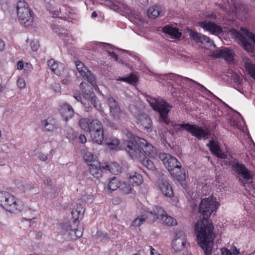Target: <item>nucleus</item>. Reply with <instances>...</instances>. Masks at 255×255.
<instances>
[{
  "label": "nucleus",
  "mask_w": 255,
  "mask_h": 255,
  "mask_svg": "<svg viewBox=\"0 0 255 255\" xmlns=\"http://www.w3.org/2000/svg\"><path fill=\"white\" fill-rule=\"evenodd\" d=\"M218 207V203L216 198L213 197L202 199L199 206V212L203 219L197 222L195 230L197 240L206 255H212L213 241L215 237L214 227L208 219Z\"/></svg>",
  "instance_id": "f257e3e1"
},
{
  "label": "nucleus",
  "mask_w": 255,
  "mask_h": 255,
  "mask_svg": "<svg viewBox=\"0 0 255 255\" xmlns=\"http://www.w3.org/2000/svg\"><path fill=\"white\" fill-rule=\"evenodd\" d=\"M128 142L126 147V150L132 158L141 159L145 156L150 158H155L157 156V151L153 145L149 143L143 138H136Z\"/></svg>",
  "instance_id": "f03ea898"
},
{
  "label": "nucleus",
  "mask_w": 255,
  "mask_h": 255,
  "mask_svg": "<svg viewBox=\"0 0 255 255\" xmlns=\"http://www.w3.org/2000/svg\"><path fill=\"white\" fill-rule=\"evenodd\" d=\"M85 208L81 204H77V207L72 210L71 214L74 221L73 225L65 224L63 225V229L65 231V235L67 236V239L70 240H75L81 237L83 234L81 230L77 229L80 222L79 219H82L84 217Z\"/></svg>",
  "instance_id": "7ed1b4c3"
},
{
  "label": "nucleus",
  "mask_w": 255,
  "mask_h": 255,
  "mask_svg": "<svg viewBox=\"0 0 255 255\" xmlns=\"http://www.w3.org/2000/svg\"><path fill=\"white\" fill-rule=\"evenodd\" d=\"M171 126L173 128V133L185 130L190 133L192 136H195L198 139H208L210 134L209 131L196 124L191 125L189 123L172 124Z\"/></svg>",
  "instance_id": "20e7f679"
},
{
  "label": "nucleus",
  "mask_w": 255,
  "mask_h": 255,
  "mask_svg": "<svg viewBox=\"0 0 255 255\" xmlns=\"http://www.w3.org/2000/svg\"><path fill=\"white\" fill-rule=\"evenodd\" d=\"M146 100L153 109L159 113L162 122L166 125H169L170 121L168 119V114L171 110L172 106L162 99H156L149 96L146 97Z\"/></svg>",
  "instance_id": "39448f33"
},
{
  "label": "nucleus",
  "mask_w": 255,
  "mask_h": 255,
  "mask_svg": "<svg viewBox=\"0 0 255 255\" xmlns=\"http://www.w3.org/2000/svg\"><path fill=\"white\" fill-rule=\"evenodd\" d=\"M241 30L242 32L234 29L233 35L238 42L242 45L246 51L252 52L254 47L249 40L255 45V35L245 28L242 27Z\"/></svg>",
  "instance_id": "423d86ee"
},
{
  "label": "nucleus",
  "mask_w": 255,
  "mask_h": 255,
  "mask_svg": "<svg viewBox=\"0 0 255 255\" xmlns=\"http://www.w3.org/2000/svg\"><path fill=\"white\" fill-rule=\"evenodd\" d=\"M18 20L25 27L32 26L33 16L27 3L23 0H19L16 6Z\"/></svg>",
  "instance_id": "0eeeda50"
},
{
  "label": "nucleus",
  "mask_w": 255,
  "mask_h": 255,
  "mask_svg": "<svg viewBox=\"0 0 255 255\" xmlns=\"http://www.w3.org/2000/svg\"><path fill=\"white\" fill-rule=\"evenodd\" d=\"M104 4L111 9L126 17H130V16H133L134 17H136L138 16L137 13L131 9V8L123 1H117V3H115L110 0H106L104 1Z\"/></svg>",
  "instance_id": "6e6552de"
},
{
  "label": "nucleus",
  "mask_w": 255,
  "mask_h": 255,
  "mask_svg": "<svg viewBox=\"0 0 255 255\" xmlns=\"http://www.w3.org/2000/svg\"><path fill=\"white\" fill-rule=\"evenodd\" d=\"M149 215L154 222L160 218L161 221L168 226H175L177 224V221L173 217L168 216L160 207L155 206L153 208V213H150Z\"/></svg>",
  "instance_id": "1a4fd4ad"
},
{
  "label": "nucleus",
  "mask_w": 255,
  "mask_h": 255,
  "mask_svg": "<svg viewBox=\"0 0 255 255\" xmlns=\"http://www.w3.org/2000/svg\"><path fill=\"white\" fill-rule=\"evenodd\" d=\"M2 207L9 212L16 213L23 209V204L9 193Z\"/></svg>",
  "instance_id": "9d476101"
},
{
  "label": "nucleus",
  "mask_w": 255,
  "mask_h": 255,
  "mask_svg": "<svg viewBox=\"0 0 255 255\" xmlns=\"http://www.w3.org/2000/svg\"><path fill=\"white\" fill-rule=\"evenodd\" d=\"M79 125L82 129L90 133L103 128L101 122L97 119L82 118L79 121Z\"/></svg>",
  "instance_id": "9b49d317"
},
{
  "label": "nucleus",
  "mask_w": 255,
  "mask_h": 255,
  "mask_svg": "<svg viewBox=\"0 0 255 255\" xmlns=\"http://www.w3.org/2000/svg\"><path fill=\"white\" fill-rule=\"evenodd\" d=\"M75 65L80 76L85 80H87L92 86L95 87L96 86L95 76L84 64L79 61H77L75 62Z\"/></svg>",
  "instance_id": "f8f14e48"
},
{
  "label": "nucleus",
  "mask_w": 255,
  "mask_h": 255,
  "mask_svg": "<svg viewBox=\"0 0 255 255\" xmlns=\"http://www.w3.org/2000/svg\"><path fill=\"white\" fill-rule=\"evenodd\" d=\"M80 88L84 93L85 98L89 100L95 108L100 110L101 106L98 104L97 98L92 89L85 82H82L80 84Z\"/></svg>",
  "instance_id": "ddd939ff"
},
{
  "label": "nucleus",
  "mask_w": 255,
  "mask_h": 255,
  "mask_svg": "<svg viewBox=\"0 0 255 255\" xmlns=\"http://www.w3.org/2000/svg\"><path fill=\"white\" fill-rule=\"evenodd\" d=\"M107 104L110 108V113L115 120H120L124 112L121 109L118 102L112 96H109L107 99Z\"/></svg>",
  "instance_id": "4468645a"
},
{
  "label": "nucleus",
  "mask_w": 255,
  "mask_h": 255,
  "mask_svg": "<svg viewBox=\"0 0 255 255\" xmlns=\"http://www.w3.org/2000/svg\"><path fill=\"white\" fill-rule=\"evenodd\" d=\"M232 167L236 173L240 175L244 180L249 181L253 179V172L250 171L244 164L236 162L233 165Z\"/></svg>",
  "instance_id": "2eb2a0df"
},
{
  "label": "nucleus",
  "mask_w": 255,
  "mask_h": 255,
  "mask_svg": "<svg viewBox=\"0 0 255 255\" xmlns=\"http://www.w3.org/2000/svg\"><path fill=\"white\" fill-rule=\"evenodd\" d=\"M163 76V77H166V81H176V80H177L178 79H179L180 78H181V79H183L184 80L194 83L196 85L199 86L202 89H203L205 91H206L207 93H208L209 94H210L215 99H217V100H218L223 102L221 101V99H220L219 98H218L217 96H216L215 95H214L211 91L208 90L203 85L200 84L198 82H196L195 81H194V80H193L192 79H190L189 78H187V77H183V76H181L176 75V74H175L174 73H170L169 74H165L164 75V76Z\"/></svg>",
  "instance_id": "dca6fc26"
},
{
  "label": "nucleus",
  "mask_w": 255,
  "mask_h": 255,
  "mask_svg": "<svg viewBox=\"0 0 255 255\" xmlns=\"http://www.w3.org/2000/svg\"><path fill=\"white\" fill-rule=\"evenodd\" d=\"M187 243V240L184 232L179 231L176 234L172 243V248L175 252L183 250Z\"/></svg>",
  "instance_id": "f3484780"
},
{
  "label": "nucleus",
  "mask_w": 255,
  "mask_h": 255,
  "mask_svg": "<svg viewBox=\"0 0 255 255\" xmlns=\"http://www.w3.org/2000/svg\"><path fill=\"white\" fill-rule=\"evenodd\" d=\"M159 158L162 159L163 163L169 171L173 168L179 166L181 163L177 159L170 154L163 153L159 155Z\"/></svg>",
  "instance_id": "a211bd4d"
},
{
  "label": "nucleus",
  "mask_w": 255,
  "mask_h": 255,
  "mask_svg": "<svg viewBox=\"0 0 255 255\" xmlns=\"http://www.w3.org/2000/svg\"><path fill=\"white\" fill-rule=\"evenodd\" d=\"M137 124L141 126L143 129L147 131L151 130L152 122L148 116L144 113H139L136 115Z\"/></svg>",
  "instance_id": "6ab92c4d"
},
{
  "label": "nucleus",
  "mask_w": 255,
  "mask_h": 255,
  "mask_svg": "<svg viewBox=\"0 0 255 255\" xmlns=\"http://www.w3.org/2000/svg\"><path fill=\"white\" fill-rule=\"evenodd\" d=\"M211 56L214 58H221L228 61H232L233 59V53L228 48L218 49L212 52Z\"/></svg>",
  "instance_id": "aec40b11"
},
{
  "label": "nucleus",
  "mask_w": 255,
  "mask_h": 255,
  "mask_svg": "<svg viewBox=\"0 0 255 255\" xmlns=\"http://www.w3.org/2000/svg\"><path fill=\"white\" fill-rule=\"evenodd\" d=\"M189 36L192 40L194 41L197 43H208L210 45L214 44L213 41L209 37L193 30H191L189 32Z\"/></svg>",
  "instance_id": "412c9836"
},
{
  "label": "nucleus",
  "mask_w": 255,
  "mask_h": 255,
  "mask_svg": "<svg viewBox=\"0 0 255 255\" xmlns=\"http://www.w3.org/2000/svg\"><path fill=\"white\" fill-rule=\"evenodd\" d=\"M157 183L160 190L165 196L171 197L173 195L171 186L163 177L158 179Z\"/></svg>",
  "instance_id": "4be33fe9"
},
{
  "label": "nucleus",
  "mask_w": 255,
  "mask_h": 255,
  "mask_svg": "<svg viewBox=\"0 0 255 255\" xmlns=\"http://www.w3.org/2000/svg\"><path fill=\"white\" fill-rule=\"evenodd\" d=\"M206 145L209 147L212 154L216 155L217 157L222 159H225L226 158L227 154L221 150L217 141L213 140H210L209 142L207 143Z\"/></svg>",
  "instance_id": "5701e85b"
},
{
  "label": "nucleus",
  "mask_w": 255,
  "mask_h": 255,
  "mask_svg": "<svg viewBox=\"0 0 255 255\" xmlns=\"http://www.w3.org/2000/svg\"><path fill=\"white\" fill-rule=\"evenodd\" d=\"M41 125L46 131H54L58 128L57 121L52 117H49L41 121Z\"/></svg>",
  "instance_id": "b1692460"
},
{
  "label": "nucleus",
  "mask_w": 255,
  "mask_h": 255,
  "mask_svg": "<svg viewBox=\"0 0 255 255\" xmlns=\"http://www.w3.org/2000/svg\"><path fill=\"white\" fill-rule=\"evenodd\" d=\"M60 112L65 121L72 118L74 114L72 107L68 103H64L60 105Z\"/></svg>",
  "instance_id": "393cba45"
},
{
  "label": "nucleus",
  "mask_w": 255,
  "mask_h": 255,
  "mask_svg": "<svg viewBox=\"0 0 255 255\" xmlns=\"http://www.w3.org/2000/svg\"><path fill=\"white\" fill-rule=\"evenodd\" d=\"M54 30L55 32L62 37V39L67 44L72 43V42L74 40L73 36L68 33L67 30L62 27H59L58 25H55Z\"/></svg>",
  "instance_id": "a878e982"
},
{
  "label": "nucleus",
  "mask_w": 255,
  "mask_h": 255,
  "mask_svg": "<svg viewBox=\"0 0 255 255\" xmlns=\"http://www.w3.org/2000/svg\"><path fill=\"white\" fill-rule=\"evenodd\" d=\"M199 25L213 34H219L222 32L221 27L213 22L206 21H202L199 23Z\"/></svg>",
  "instance_id": "bb28decb"
},
{
  "label": "nucleus",
  "mask_w": 255,
  "mask_h": 255,
  "mask_svg": "<svg viewBox=\"0 0 255 255\" xmlns=\"http://www.w3.org/2000/svg\"><path fill=\"white\" fill-rule=\"evenodd\" d=\"M47 64L52 71L57 75H60L65 68V66L62 63L56 62L53 59L48 60Z\"/></svg>",
  "instance_id": "cd10ccee"
},
{
  "label": "nucleus",
  "mask_w": 255,
  "mask_h": 255,
  "mask_svg": "<svg viewBox=\"0 0 255 255\" xmlns=\"http://www.w3.org/2000/svg\"><path fill=\"white\" fill-rule=\"evenodd\" d=\"M102 165L99 162L89 164V170L90 173L95 178L99 179L102 176Z\"/></svg>",
  "instance_id": "c85d7f7f"
},
{
  "label": "nucleus",
  "mask_w": 255,
  "mask_h": 255,
  "mask_svg": "<svg viewBox=\"0 0 255 255\" xmlns=\"http://www.w3.org/2000/svg\"><path fill=\"white\" fill-rule=\"evenodd\" d=\"M150 213H153V209L152 211H147L145 214L137 217L132 222L131 226L139 227L146 220H148L150 222H153L149 215Z\"/></svg>",
  "instance_id": "c756f323"
},
{
  "label": "nucleus",
  "mask_w": 255,
  "mask_h": 255,
  "mask_svg": "<svg viewBox=\"0 0 255 255\" xmlns=\"http://www.w3.org/2000/svg\"><path fill=\"white\" fill-rule=\"evenodd\" d=\"M173 177L178 181H183L185 179L184 170L181 169V165L169 171Z\"/></svg>",
  "instance_id": "7c9ffc66"
},
{
  "label": "nucleus",
  "mask_w": 255,
  "mask_h": 255,
  "mask_svg": "<svg viewBox=\"0 0 255 255\" xmlns=\"http://www.w3.org/2000/svg\"><path fill=\"white\" fill-rule=\"evenodd\" d=\"M102 168L106 171H109L114 174H117L121 173L122 168L118 164L115 162L111 163V164H107L104 163L102 165Z\"/></svg>",
  "instance_id": "2f4dec72"
},
{
  "label": "nucleus",
  "mask_w": 255,
  "mask_h": 255,
  "mask_svg": "<svg viewBox=\"0 0 255 255\" xmlns=\"http://www.w3.org/2000/svg\"><path fill=\"white\" fill-rule=\"evenodd\" d=\"M162 31L164 33L169 35L172 38H179L182 34L177 28L172 27L169 25L164 26L162 28Z\"/></svg>",
  "instance_id": "473e14b6"
},
{
  "label": "nucleus",
  "mask_w": 255,
  "mask_h": 255,
  "mask_svg": "<svg viewBox=\"0 0 255 255\" xmlns=\"http://www.w3.org/2000/svg\"><path fill=\"white\" fill-rule=\"evenodd\" d=\"M104 135L103 127L91 133V137L93 141L98 144H102L104 140Z\"/></svg>",
  "instance_id": "72a5a7b5"
},
{
  "label": "nucleus",
  "mask_w": 255,
  "mask_h": 255,
  "mask_svg": "<svg viewBox=\"0 0 255 255\" xmlns=\"http://www.w3.org/2000/svg\"><path fill=\"white\" fill-rule=\"evenodd\" d=\"M243 62L247 71L251 76L255 80V64L247 58L243 59Z\"/></svg>",
  "instance_id": "f704fd0d"
},
{
  "label": "nucleus",
  "mask_w": 255,
  "mask_h": 255,
  "mask_svg": "<svg viewBox=\"0 0 255 255\" xmlns=\"http://www.w3.org/2000/svg\"><path fill=\"white\" fill-rule=\"evenodd\" d=\"M162 9L160 6L155 5L149 8L147 11L148 16L152 19L157 17L161 13Z\"/></svg>",
  "instance_id": "c9c22d12"
},
{
  "label": "nucleus",
  "mask_w": 255,
  "mask_h": 255,
  "mask_svg": "<svg viewBox=\"0 0 255 255\" xmlns=\"http://www.w3.org/2000/svg\"><path fill=\"white\" fill-rule=\"evenodd\" d=\"M142 176L137 172L131 173L129 176V182L133 186H138L143 182Z\"/></svg>",
  "instance_id": "e433bc0d"
},
{
  "label": "nucleus",
  "mask_w": 255,
  "mask_h": 255,
  "mask_svg": "<svg viewBox=\"0 0 255 255\" xmlns=\"http://www.w3.org/2000/svg\"><path fill=\"white\" fill-rule=\"evenodd\" d=\"M220 6L221 9L228 13H236L238 11L237 6L234 3H232L231 4H230L228 2L227 4H220Z\"/></svg>",
  "instance_id": "4c0bfd02"
},
{
  "label": "nucleus",
  "mask_w": 255,
  "mask_h": 255,
  "mask_svg": "<svg viewBox=\"0 0 255 255\" xmlns=\"http://www.w3.org/2000/svg\"><path fill=\"white\" fill-rule=\"evenodd\" d=\"M120 180L116 177H113L110 179L109 183L108 185V188L109 190L115 191L119 188Z\"/></svg>",
  "instance_id": "58836bf2"
},
{
  "label": "nucleus",
  "mask_w": 255,
  "mask_h": 255,
  "mask_svg": "<svg viewBox=\"0 0 255 255\" xmlns=\"http://www.w3.org/2000/svg\"><path fill=\"white\" fill-rule=\"evenodd\" d=\"M84 160L87 163H95L98 161L96 160L97 157L91 152H86L84 155Z\"/></svg>",
  "instance_id": "ea45409f"
},
{
  "label": "nucleus",
  "mask_w": 255,
  "mask_h": 255,
  "mask_svg": "<svg viewBox=\"0 0 255 255\" xmlns=\"http://www.w3.org/2000/svg\"><path fill=\"white\" fill-rule=\"evenodd\" d=\"M119 189L123 193L128 194L130 193L132 188L129 183L126 182H121Z\"/></svg>",
  "instance_id": "a19ab883"
},
{
  "label": "nucleus",
  "mask_w": 255,
  "mask_h": 255,
  "mask_svg": "<svg viewBox=\"0 0 255 255\" xmlns=\"http://www.w3.org/2000/svg\"><path fill=\"white\" fill-rule=\"evenodd\" d=\"M106 143L111 149H116L120 144V141L118 138H114L107 140Z\"/></svg>",
  "instance_id": "79ce46f5"
},
{
  "label": "nucleus",
  "mask_w": 255,
  "mask_h": 255,
  "mask_svg": "<svg viewBox=\"0 0 255 255\" xmlns=\"http://www.w3.org/2000/svg\"><path fill=\"white\" fill-rule=\"evenodd\" d=\"M104 48L108 52L109 56L114 59L115 61H118V56L116 53L113 51L114 48L109 44H105Z\"/></svg>",
  "instance_id": "37998d69"
},
{
  "label": "nucleus",
  "mask_w": 255,
  "mask_h": 255,
  "mask_svg": "<svg viewBox=\"0 0 255 255\" xmlns=\"http://www.w3.org/2000/svg\"><path fill=\"white\" fill-rule=\"evenodd\" d=\"M141 163L142 164L149 170H154L155 166L153 162L146 157H144L142 158Z\"/></svg>",
  "instance_id": "c03bdc74"
},
{
  "label": "nucleus",
  "mask_w": 255,
  "mask_h": 255,
  "mask_svg": "<svg viewBox=\"0 0 255 255\" xmlns=\"http://www.w3.org/2000/svg\"><path fill=\"white\" fill-rule=\"evenodd\" d=\"M120 80L134 85L137 82L138 78L136 75L131 74L127 77L120 79Z\"/></svg>",
  "instance_id": "a18cd8bd"
},
{
  "label": "nucleus",
  "mask_w": 255,
  "mask_h": 255,
  "mask_svg": "<svg viewBox=\"0 0 255 255\" xmlns=\"http://www.w3.org/2000/svg\"><path fill=\"white\" fill-rule=\"evenodd\" d=\"M126 134V136L128 138V140L125 142V145L126 146L125 148L127 146L128 142L134 140H136V138H140V137H138L137 136H135L134 135L132 134V133L130 131L128 130H127Z\"/></svg>",
  "instance_id": "49530a36"
},
{
  "label": "nucleus",
  "mask_w": 255,
  "mask_h": 255,
  "mask_svg": "<svg viewBox=\"0 0 255 255\" xmlns=\"http://www.w3.org/2000/svg\"><path fill=\"white\" fill-rule=\"evenodd\" d=\"M9 193L6 191H0V205L2 207L7 199Z\"/></svg>",
  "instance_id": "de8ad7c7"
},
{
  "label": "nucleus",
  "mask_w": 255,
  "mask_h": 255,
  "mask_svg": "<svg viewBox=\"0 0 255 255\" xmlns=\"http://www.w3.org/2000/svg\"><path fill=\"white\" fill-rule=\"evenodd\" d=\"M66 12L65 14L69 17L74 19L75 17V13L74 10L70 7L67 5L64 6Z\"/></svg>",
  "instance_id": "09e8293b"
},
{
  "label": "nucleus",
  "mask_w": 255,
  "mask_h": 255,
  "mask_svg": "<svg viewBox=\"0 0 255 255\" xmlns=\"http://www.w3.org/2000/svg\"><path fill=\"white\" fill-rule=\"evenodd\" d=\"M17 85L19 89H24L26 85L24 79L21 78L18 79L17 81Z\"/></svg>",
  "instance_id": "8fccbe9b"
},
{
  "label": "nucleus",
  "mask_w": 255,
  "mask_h": 255,
  "mask_svg": "<svg viewBox=\"0 0 255 255\" xmlns=\"http://www.w3.org/2000/svg\"><path fill=\"white\" fill-rule=\"evenodd\" d=\"M30 46L33 51H36L39 47V42L37 40L31 41Z\"/></svg>",
  "instance_id": "3c124183"
},
{
  "label": "nucleus",
  "mask_w": 255,
  "mask_h": 255,
  "mask_svg": "<svg viewBox=\"0 0 255 255\" xmlns=\"http://www.w3.org/2000/svg\"><path fill=\"white\" fill-rule=\"evenodd\" d=\"M164 75V74H154L153 76L155 77L157 81L161 83L166 81V77H162Z\"/></svg>",
  "instance_id": "603ef678"
},
{
  "label": "nucleus",
  "mask_w": 255,
  "mask_h": 255,
  "mask_svg": "<svg viewBox=\"0 0 255 255\" xmlns=\"http://www.w3.org/2000/svg\"><path fill=\"white\" fill-rule=\"evenodd\" d=\"M66 136L69 139L73 140L74 139L75 136L74 134V130L72 128L69 129V132L66 133Z\"/></svg>",
  "instance_id": "864d4df0"
},
{
  "label": "nucleus",
  "mask_w": 255,
  "mask_h": 255,
  "mask_svg": "<svg viewBox=\"0 0 255 255\" xmlns=\"http://www.w3.org/2000/svg\"><path fill=\"white\" fill-rule=\"evenodd\" d=\"M52 89L55 93H60L61 87L58 83H54L52 85Z\"/></svg>",
  "instance_id": "5fc2aeb1"
},
{
  "label": "nucleus",
  "mask_w": 255,
  "mask_h": 255,
  "mask_svg": "<svg viewBox=\"0 0 255 255\" xmlns=\"http://www.w3.org/2000/svg\"><path fill=\"white\" fill-rule=\"evenodd\" d=\"M222 255H232V253L227 248H222L220 250Z\"/></svg>",
  "instance_id": "6e6d98bb"
},
{
  "label": "nucleus",
  "mask_w": 255,
  "mask_h": 255,
  "mask_svg": "<svg viewBox=\"0 0 255 255\" xmlns=\"http://www.w3.org/2000/svg\"><path fill=\"white\" fill-rule=\"evenodd\" d=\"M78 139L82 143H84L87 141V139L85 135L82 134L79 136Z\"/></svg>",
  "instance_id": "4d7b16f0"
},
{
  "label": "nucleus",
  "mask_w": 255,
  "mask_h": 255,
  "mask_svg": "<svg viewBox=\"0 0 255 255\" xmlns=\"http://www.w3.org/2000/svg\"><path fill=\"white\" fill-rule=\"evenodd\" d=\"M39 158L41 161H45L47 160V155L43 153H41L39 155Z\"/></svg>",
  "instance_id": "13d9d810"
},
{
  "label": "nucleus",
  "mask_w": 255,
  "mask_h": 255,
  "mask_svg": "<svg viewBox=\"0 0 255 255\" xmlns=\"http://www.w3.org/2000/svg\"><path fill=\"white\" fill-rule=\"evenodd\" d=\"M24 68V63L23 60H19L17 63V69L22 70Z\"/></svg>",
  "instance_id": "bf43d9fd"
},
{
  "label": "nucleus",
  "mask_w": 255,
  "mask_h": 255,
  "mask_svg": "<svg viewBox=\"0 0 255 255\" xmlns=\"http://www.w3.org/2000/svg\"><path fill=\"white\" fill-rule=\"evenodd\" d=\"M5 47L4 42L0 38V51H2Z\"/></svg>",
  "instance_id": "052dcab7"
},
{
  "label": "nucleus",
  "mask_w": 255,
  "mask_h": 255,
  "mask_svg": "<svg viewBox=\"0 0 255 255\" xmlns=\"http://www.w3.org/2000/svg\"><path fill=\"white\" fill-rule=\"evenodd\" d=\"M232 254L235 255H238L239 253V250L235 246L232 248Z\"/></svg>",
  "instance_id": "680f3d73"
},
{
  "label": "nucleus",
  "mask_w": 255,
  "mask_h": 255,
  "mask_svg": "<svg viewBox=\"0 0 255 255\" xmlns=\"http://www.w3.org/2000/svg\"><path fill=\"white\" fill-rule=\"evenodd\" d=\"M74 97L77 101L78 102H81L83 104H84L83 102H82V97L80 95H74Z\"/></svg>",
  "instance_id": "e2e57ef3"
},
{
  "label": "nucleus",
  "mask_w": 255,
  "mask_h": 255,
  "mask_svg": "<svg viewBox=\"0 0 255 255\" xmlns=\"http://www.w3.org/2000/svg\"><path fill=\"white\" fill-rule=\"evenodd\" d=\"M150 254L151 255H157V254H159L152 247H150Z\"/></svg>",
  "instance_id": "0e129e2a"
},
{
  "label": "nucleus",
  "mask_w": 255,
  "mask_h": 255,
  "mask_svg": "<svg viewBox=\"0 0 255 255\" xmlns=\"http://www.w3.org/2000/svg\"><path fill=\"white\" fill-rule=\"evenodd\" d=\"M139 0V2L143 5H146L149 3L148 0Z\"/></svg>",
  "instance_id": "69168bd1"
},
{
  "label": "nucleus",
  "mask_w": 255,
  "mask_h": 255,
  "mask_svg": "<svg viewBox=\"0 0 255 255\" xmlns=\"http://www.w3.org/2000/svg\"><path fill=\"white\" fill-rule=\"evenodd\" d=\"M235 79H236V80H237V85L241 84V81H240V77L239 76L236 75Z\"/></svg>",
  "instance_id": "338daca9"
},
{
  "label": "nucleus",
  "mask_w": 255,
  "mask_h": 255,
  "mask_svg": "<svg viewBox=\"0 0 255 255\" xmlns=\"http://www.w3.org/2000/svg\"><path fill=\"white\" fill-rule=\"evenodd\" d=\"M97 16H98V14H97V12H96L95 11H93V12H92V17H97Z\"/></svg>",
  "instance_id": "774afa93"
}]
</instances>
